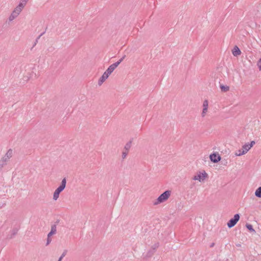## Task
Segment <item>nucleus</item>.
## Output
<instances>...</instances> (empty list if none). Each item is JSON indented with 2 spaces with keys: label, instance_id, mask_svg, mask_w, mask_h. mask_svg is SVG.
Returning <instances> with one entry per match:
<instances>
[{
  "label": "nucleus",
  "instance_id": "nucleus-1",
  "mask_svg": "<svg viewBox=\"0 0 261 261\" xmlns=\"http://www.w3.org/2000/svg\"><path fill=\"white\" fill-rule=\"evenodd\" d=\"M66 178H64L62 180L60 186L56 189L54 193L53 199L54 200H57L59 198L60 193L64 190L66 187Z\"/></svg>",
  "mask_w": 261,
  "mask_h": 261
},
{
  "label": "nucleus",
  "instance_id": "nucleus-2",
  "mask_svg": "<svg viewBox=\"0 0 261 261\" xmlns=\"http://www.w3.org/2000/svg\"><path fill=\"white\" fill-rule=\"evenodd\" d=\"M66 178H64L62 180L60 186L56 189L54 193L53 199L54 200H57L59 198L60 193L64 190L66 187Z\"/></svg>",
  "mask_w": 261,
  "mask_h": 261
},
{
  "label": "nucleus",
  "instance_id": "nucleus-3",
  "mask_svg": "<svg viewBox=\"0 0 261 261\" xmlns=\"http://www.w3.org/2000/svg\"><path fill=\"white\" fill-rule=\"evenodd\" d=\"M66 178H64L62 180L60 186L56 189L54 193L53 199L54 200H57L59 198L60 193L64 190L66 187Z\"/></svg>",
  "mask_w": 261,
  "mask_h": 261
},
{
  "label": "nucleus",
  "instance_id": "nucleus-4",
  "mask_svg": "<svg viewBox=\"0 0 261 261\" xmlns=\"http://www.w3.org/2000/svg\"><path fill=\"white\" fill-rule=\"evenodd\" d=\"M66 178H64L62 180L60 186L56 189L54 193L53 199L54 200H57L59 198L60 193L64 190L66 187Z\"/></svg>",
  "mask_w": 261,
  "mask_h": 261
},
{
  "label": "nucleus",
  "instance_id": "nucleus-5",
  "mask_svg": "<svg viewBox=\"0 0 261 261\" xmlns=\"http://www.w3.org/2000/svg\"><path fill=\"white\" fill-rule=\"evenodd\" d=\"M66 178H64L62 180L60 186L56 189L54 193L53 199L54 200H57L59 198L60 193L64 190L66 187Z\"/></svg>",
  "mask_w": 261,
  "mask_h": 261
},
{
  "label": "nucleus",
  "instance_id": "nucleus-6",
  "mask_svg": "<svg viewBox=\"0 0 261 261\" xmlns=\"http://www.w3.org/2000/svg\"><path fill=\"white\" fill-rule=\"evenodd\" d=\"M171 194V191L167 190L162 193L154 202V205H157L161 203L166 201L170 197Z\"/></svg>",
  "mask_w": 261,
  "mask_h": 261
},
{
  "label": "nucleus",
  "instance_id": "nucleus-7",
  "mask_svg": "<svg viewBox=\"0 0 261 261\" xmlns=\"http://www.w3.org/2000/svg\"><path fill=\"white\" fill-rule=\"evenodd\" d=\"M239 219L240 215L238 214L234 215L233 218L229 220V221L227 222L228 227L229 228H231L233 226H234L238 222V221L239 220Z\"/></svg>",
  "mask_w": 261,
  "mask_h": 261
},
{
  "label": "nucleus",
  "instance_id": "nucleus-8",
  "mask_svg": "<svg viewBox=\"0 0 261 261\" xmlns=\"http://www.w3.org/2000/svg\"><path fill=\"white\" fill-rule=\"evenodd\" d=\"M207 176V174L205 171H204L203 173H201L199 172L193 177V179L194 180L202 181L205 179Z\"/></svg>",
  "mask_w": 261,
  "mask_h": 261
},
{
  "label": "nucleus",
  "instance_id": "nucleus-9",
  "mask_svg": "<svg viewBox=\"0 0 261 261\" xmlns=\"http://www.w3.org/2000/svg\"><path fill=\"white\" fill-rule=\"evenodd\" d=\"M208 100L205 99L203 101V105H202V111L201 113V117H204L207 112L208 110Z\"/></svg>",
  "mask_w": 261,
  "mask_h": 261
},
{
  "label": "nucleus",
  "instance_id": "nucleus-10",
  "mask_svg": "<svg viewBox=\"0 0 261 261\" xmlns=\"http://www.w3.org/2000/svg\"><path fill=\"white\" fill-rule=\"evenodd\" d=\"M109 75H110L105 71L98 81V85L101 86L102 83L108 78Z\"/></svg>",
  "mask_w": 261,
  "mask_h": 261
},
{
  "label": "nucleus",
  "instance_id": "nucleus-11",
  "mask_svg": "<svg viewBox=\"0 0 261 261\" xmlns=\"http://www.w3.org/2000/svg\"><path fill=\"white\" fill-rule=\"evenodd\" d=\"M210 158L211 160L214 163H217L221 160L220 156L216 153H213L211 154Z\"/></svg>",
  "mask_w": 261,
  "mask_h": 261
},
{
  "label": "nucleus",
  "instance_id": "nucleus-12",
  "mask_svg": "<svg viewBox=\"0 0 261 261\" xmlns=\"http://www.w3.org/2000/svg\"><path fill=\"white\" fill-rule=\"evenodd\" d=\"M24 6L25 5H24L22 3H20L19 5L14 9L13 12L17 15H18Z\"/></svg>",
  "mask_w": 261,
  "mask_h": 261
},
{
  "label": "nucleus",
  "instance_id": "nucleus-13",
  "mask_svg": "<svg viewBox=\"0 0 261 261\" xmlns=\"http://www.w3.org/2000/svg\"><path fill=\"white\" fill-rule=\"evenodd\" d=\"M117 67V65L115 63H114L111 65L106 70V72L110 75L113 71L116 69Z\"/></svg>",
  "mask_w": 261,
  "mask_h": 261
},
{
  "label": "nucleus",
  "instance_id": "nucleus-14",
  "mask_svg": "<svg viewBox=\"0 0 261 261\" xmlns=\"http://www.w3.org/2000/svg\"><path fill=\"white\" fill-rule=\"evenodd\" d=\"M232 53L235 57H237L241 54V51L237 46H235L232 50Z\"/></svg>",
  "mask_w": 261,
  "mask_h": 261
},
{
  "label": "nucleus",
  "instance_id": "nucleus-15",
  "mask_svg": "<svg viewBox=\"0 0 261 261\" xmlns=\"http://www.w3.org/2000/svg\"><path fill=\"white\" fill-rule=\"evenodd\" d=\"M56 232H57V226H56V225H55V224L51 226V230L48 233V234L47 235L48 238H50L53 234H56Z\"/></svg>",
  "mask_w": 261,
  "mask_h": 261
},
{
  "label": "nucleus",
  "instance_id": "nucleus-16",
  "mask_svg": "<svg viewBox=\"0 0 261 261\" xmlns=\"http://www.w3.org/2000/svg\"><path fill=\"white\" fill-rule=\"evenodd\" d=\"M244 145L242 146V149H239L235 153V155L236 156H241L242 155L246 154L247 152H245V149H244Z\"/></svg>",
  "mask_w": 261,
  "mask_h": 261
},
{
  "label": "nucleus",
  "instance_id": "nucleus-17",
  "mask_svg": "<svg viewBox=\"0 0 261 261\" xmlns=\"http://www.w3.org/2000/svg\"><path fill=\"white\" fill-rule=\"evenodd\" d=\"M255 144V142L252 141L251 142L250 144H246L244 145V149H245V152H248L250 148L253 146V145Z\"/></svg>",
  "mask_w": 261,
  "mask_h": 261
},
{
  "label": "nucleus",
  "instance_id": "nucleus-18",
  "mask_svg": "<svg viewBox=\"0 0 261 261\" xmlns=\"http://www.w3.org/2000/svg\"><path fill=\"white\" fill-rule=\"evenodd\" d=\"M4 156L10 160L13 156V150L9 149Z\"/></svg>",
  "mask_w": 261,
  "mask_h": 261
},
{
  "label": "nucleus",
  "instance_id": "nucleus-19",
  "mask_svg": "<svg viewBox=\"0 0 261 261\" xmlns=\"http://www.w3.org/2000/svg\"><path fill=\"white\" fill-rule=\"evenodd\" d=\"M132 141H128L125 145L123 149L129 151V150H130V148L132 147Z\"/></svg>",
  "mask_w": 261,
  "mask_h": 261
},
{
  "label": "nucleus",
  "instance_id": "nucleus-20",
  "mask_svg": "<svg viewBox=\"0 0 261 261\" xmlns=\"http://www.w3.org/2000/svg\"><path fill=\"white\" fill-rule=\"evenodd\" d=\"M9 161V160L7 158L5 157V156H3L0 160V163L5 166L7 165Z\"/></svg>",
  "mask_w": 261,
  "mask_h": 261
},
{
  "label": "nucleus",
  "instance_id": "nucleus-21",
  "mask_svg": "<svg viewBox=\"0 0 261 261\" xmlns=\"http://www.w3.org/2000/svg\"><path fill=\"white\" fill-rule=\"evenodd\" d=\"M255 195L259 198H261V187L256 189L255 192Z\"/></svg>",
  "mask_w": 261,
  "mask_h": 261
},
{
  "label": "nucleus",
  "instance_id": "nucleus-22",
  "mask_svg": "<svg viewBox=\"0 0 261 261\" xmlns=\"http://www.w3.org/2000/svg\"><path fill=\"white\" fill-rule=\"evenodd\" d=\"M128 153H129L128 151L123 149L122 152V159L123 160L125 159L126 158L127 155H128Z\"/></svg>",
  "mask_w": 261,
  "mask_h": 261
},
{
  "label": "nucleus",
  "instance_id": "nucleus-23",
  "mask_svg": "<svg viewBox=\"0 0 261 261\" xmlns=\"http://www.w3.org/2000/svg\"><path fill=\"white\" fill-rule=\"evenodd\" d=\"M220 89L223 92H227L229 90V87L227 86L221 85Z\"/></svg>",
  "mask_w": 261,
  "mask_h": 261
},
{
  "label": "nucleus",
  "instance_id": "nucleus-24",
  "mask_svg": "<svg viewBox=\"0 0 261 261\" xmlns=\"http://www.w3.org/2000/svg\"><path fill=\"white\" fill-rule=\"evenodd\" d=\"M17 16H18V15L13 11L12 14H11V15L9 17V20L12 21L13 19H14Z\"/></svg>",
  "mask_w": 261,
  "mask_h": 261
},
{
  "label": "nucleus",
  "instance_id": "nucleus-25",
  "mask_svg": "<svg viewBox=\"0 0 261 261\" xmlns=\"http://www.w3.org/2000/svg\"><path fill=\"white\" fill-rule=\"evenodd\" d=\"M246 227L250 231H252V232H255V230L253 228V227H252V225L249 224H246Z\"/></svg>",
  "mask_w": 261,
  "mask_h": 261
},
{
  "label": "nucleus",
  "instance_id": "nucleus-26",
  "mask_svg": "<svg viewBox=\"0 0 261 261\" xmlns=\"http://www.w3.org/2000/svg\"><path fill=\"white\" fill-rule=\"evenodd\" d=\"M125 57V55L123 56L119 60V61L115 63L117 66L123 61Z\"/></svg>",
  "mask_w": 261,
  "mask_h": 261
},
{
  "label": "nucleus",
  "instance_id": "nucleus-27",
  "mask_svg": "<svg viewBox=\"0 0 261 261\" xmlns=\"http://www.w3.org/2000/svg\"><path fill=\"white\" fill-rule=\"evenodd\" d=\"M51 240L50 239V238L47 237L46 245H48L51 242Z\"/></svg>",
  "mask_w": 261,
  "mask_h": 261
},
{
  "label": "nucleus",
  "instance_id": "nucleus-28",
  "mask_svg": "<svg viewBox=\"0 0 261 261\" xmlns=\"http://www.w3.org/2000/svg\"><path fill=\"white\" fill-rule=\"evenodd\" d=\"M66 251H65L61 255V256H60V258H61L62 259L66 255Z\"/></svg>",
  "mask_w": 261,
  "mask_h": 261
},
{
  "label": "nucleus",
  "instance_id": "nucleus-29",
  "mask_svg": "<svg viewBox=\"0 0 261 261\" xmlns=\"http://www.w3.org/2000/svg\"><path fill=\"white\" fill-rule=\"evenodd\" d=\"M29 0H21V3H22L24 5H26V3Z\"/></svg>",
  "mask_w": 261,
  "mask_h": 261
},
{
  "label": "nucleus",
  "instance_id": "nucleus-30",
  "mask_svg": "<svg viewBox=\"0 0 261 261\" xmlns=\"http://www.w3.org/2000/svg\"><path fill=\"white\" fill-rule=\"evenodd\" d=\"M4 167V166L0 163V170H2Z\"/></svg>",
  "mask_w": 261,
  "mask_h": 261
},
{
  "label": "nucleus",
  "instance_id": "nucleus-31",
  "mask_svg": "<svg viewBox=\"0 0 261 261\" xmlns=\"http://www.w3.org/2000/svg\"><path fill=\"white\" fill-rule=\"evenodd\" d=\"M214 245V243H213L211 245V247H213Z\"/></svg>",
  "mask_w": 261,
  "mask_h": 261
},
{
  "label": "nucleus",
  "instance_id": "nucleus-32",
  "mask_svg": "<svg viewBox=\"0 0 261 261\" xmlns=\"http://www.w3.org/2000/svg\"><path fill=\"white\" fill-rule=\"evenodd\" d=\"M62 259L61 258H60H60H59V260H58V261H61V260H62Z\"/></svg>",
  "mask_w": 261,
  "mask_h": 261
}]
</instances>
